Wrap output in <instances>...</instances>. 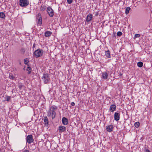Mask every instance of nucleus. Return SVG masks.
<instances>
[{"label":"nucleus","mask_w":152,"mask_h":152,"mask_svg":"<svg viewBox=\"0 0 152 152\" xmlns=\"http://www.w3.org/2000/svg\"><path fill=\"white\" fill-rule=\"evenodd\" d=\"M57 107L55 105L50 107L48 111L47 112V116L50 117L51 115L52 119L54 118L56 115V111L57 110Z\"/></svg>","instance_id":"nucleus-1"},{"label":"nucleus","mask_w":152,"mask_h":152,"mask_svg":"<svg viewBox=\"0 0 152 152\" xmlns=\"http://www.w3.org/2000/svg\"><path fill=\"white\" fill-rule=\"evenodd\" d=\"M43 53V51L40 49H38L36 50L33 53L34 56L36 58L41 56Z\"/></svg>","instance_id":"nucleus-2"},{"label":"nucleus","mask_w":152,"mask_h":152,"mask_svg":"<svg viewBox=\"0 0 152 152\" xmlns=\"http://www.w3.org/2000/svg\"><path fill=\"white\" fill-rule=\"evenodd\" d=\"M29 1L28 0H20L19 5L22 7H26L29 4Z\"/></svg>","instance_id":"nucleus-3"},{"label":"nucleus","mask_w":152,"mask_h":152,"mask_svg":"<svg viewBox=\"0 0 152 152\" xmlns=\"http://www.w3.org/2000/svg\"><path fill=\"white\" fill-rule=\"evenodd\" d=\"M42 79L44 81L45 83H47L50 79V77L48 74H43Z\"/></svg>","instance_id":"nucleus-4"},{"label":"nucleus","mask_w":152,"mask_h":152,"mask_svg":"<svg viewBox=\"0 0 152 152\" xmlns=\"http://www.w3.org/2000/svg\"><path fill=\"white\" fill-rule=\"evenodd\" d=\"M47 11L49 15L51 17H53L54 15V12L52 8L50 7H48L47 9Z\"/></svg>","instance_id":"nucleus-5"},{"label":"nucleus","mask_w":152,"mask_h":152,"mask_svg":"<svg viewBox=\"0 0 152 152\" xmlns=\"http://www.w3.org/2000/svg\"><path fill=\"white\" fill-rule=\"evenodd\" d=\"M37 18L38 20L37 22V24L39 26H41L42 22V16L41 14L40 13L38 14Z\"/></svg>","instance_id":"nucleus-6"},{"label":"nucleus","mask_w":152,"mask_h":152,"mask_svg":"<svg viewBox=\"0 0 152 152\" xmlns=\"http://www.w3.org/2000/svg\"><path fill=\"white\" fill-rule=\"evenodd\" d=\"M33 141L34 139L32 136L31 134L28 135L26 137V142L29 144H30Z\"/></svg>","instance_id":"nucleus-7"},{"label":"nucleus","mask_w":152,"mask_h":152,"mask_svg":"<svg viewBox=\"0 0 152 152\" xmlns=\"http://www.w3.org/2000/svg\"><path fill=\"white\" fill-rule=\"evenodd\" d=\"M66 127L64 126H60L58 127V130L59 132L60 133H62L63 132L66 131Z\"/></svg>","instance_id":"nucleus-8"},{"label":"nucleus","mask_w":152,"mask_h":152,"mask_svg":"<svg viewBox=\"0 0 152 152\" xmlns=\"http://www.w3.org/2000/svg\"><path fill=\"white\" fill-rule=\"evenodd\" d=\"M120 114L119 113L115 112L114 114V119L116 121H118L120 119Z\"/></svg>","instance_id":"nucleus-9"},{"label":"nucleus","mask_w":152,"mask_h":152,"mask_svg":"<svg viewBox=\"0 0 152 152\" xmlns=\"http://www.w3.org/2000/svg\"><path fill=\"white\" fill-rule=\"evenodd\" d=\"M63 124L65 125H67L68 123V119L65 117H63L62 119Z\"/></svg>","instance_id":"nucleus-10"},{"label":"nucleus","mask_w":152,"mask_h":152,"mask_svg":"<svg viewBox=\"0 0 152 152\" xmlns=\"http://www.w3.org/2000/svg\"><path fill=\"white\" fill-rule=\"evenodd\" d=\"M92 15L91 14H89L87 16L86 21L87 22H89L91 21L92 19Z\"/></svg>","instance_id":"nucleus-11"},{"label":"nucleus","mask_w":152,"mask_h":152,"mask_svg":"<svg viewBox=\"0 0 152 152\" xmlns=\"http://www.w3.org/2000/svg\"><path fill=\"white\" fill-rule=\"evenodd\" d=\"M113 126L112 125H110L107 126L106 128V130L109 132H111L113 129Z\"/></svg>","instance_id":"nucleus-12"},{"label":"nucleus","mask_w":152,"mask_h":152,"mask_svg":"<svg viewBox=\"0 0 152 152\" xmlns=\"http://www.w3.org/2000/svg\"><path fill=\"white\" fill-rule=\"evenodd\" d=\"M44 119V122L45 125V126H48V122L49 121L47 117V116H45L44 117V119H43V120Z\"/></svg>","instance_id":"nucleus-13"},{"label":"nucleus","mask_w":152,"mask_h":152,"mask_svg":"<svg viewBox=\"0 0 152 152\" xmlns=\"http://www.w3.org/2000/svg\"><path fill=\"white\" fill-rule=\"evenodd\" d=\"M108 76V74L106 72H104L102 73V78L103 79H107Z\"/></svg>","instance_id":"nucleus-14"},{"label":"nucleus","mask_w":152,"mask_h":152,"mask_svg":"<svg viewBox=\"0 0 152 152\" xmlns=\"http://www.w3.org/2000/svg\"><path fill=\"white\" fill-rule=\"evenodd\" d=\"M116 109V105L115 104H112L110 107V110L111 112H113Z\"/></svg>","instance_id":"nucleus-15"},{"label":"nucleus","mask_w":152,"mask_h":152,"mask_svg":"<svg viewBox=\"0 0 152 152\" xmlns=\"http://www.w3.org/2000/svg\"><path fill=\"white\" fill-rule=\"evenodd\" d=\"M52 33L50 31H47L45 33V36L46 37H49L52 34Z\"/></svg>","instance_id":"nucleus-16"},{"label":"nucleus","mask_w":152,"mask_h":152,"mask_svg":"<svg viewBox=\"0 0 152 152\" xmlns=\"http://www.w3.org/2000/svg\"><path fill=\"white\" fill-rule=\"evenodd\" d=\"M110 52L109 50L105 51V55L108 58L110 57Z\"/></svg>","instance_id":"nucleus-17"},{"label":"nucleus","mask_w":152,"mask_h":152,"mask_svg":"<svg viewBox=\"0 0 152 152\" xmlns=\"http://www.w3.org/2000/svg\"><path fill=\"white\" fill-rule=\"evenodd\" d=\"M131 10V8L129 7H127L126 8L125 10V13L126 14H128L130 10Z\"/></svg>","instance_id":"nucleus-18"},{"label":"nucleus","mask_w":152,"mask_h":152,"mask_svg":"<svg viewBox=\"0 0 152 152\" xmlns=\"http://www.w3.org/2000/svg\"><path fill=\"white\" fill-rule=\"evenodd\" d=\"M5 17V15L3 12H0V18L3 19H4Z\"/></svg>","instance_id":"nucleus-19"},{"label":"nucleus","mask_w":152,"mask_h":152,"mask_svg":"<svg viewBox=\"0 0 152 152\" xmlns=\"http://www.w3.org/2000/svg\"><path fill=\"white\" fill-rule=\"evenodd\" d=\"M143 63L142 62L140 61L137 63V65L139 67H141L142 66Z\"/></svg>","instance_id":"nucleus-20"},{"label":"nucleus","mask_w":152,"mask_h":152,"mask_svg":"<svg viewBox=\"0 0 152 152\" xmlns=\"http://www.w3.org/2000/svg\"><path fill=\"white\" fill-rule=\"evenodd\" d=\"M26 70L28 71V74H29L31 73V68L30 67L28 66Z\"/></svg>","instance_id":"nucleus-21"},{"label":"nucleus","mask_w":152,"mask_h":152,"mask_svg":"<svg viewBox=\"0 0 152 152\" xmlns=\"http://www.w3.org/2000/svg\"><path fill=\"white\" fill-rule=\"evenodd\" d=\"M134 126L138 128L140 126V123L139 122H135L134 124Z\"/></svg>","instance_id":"nucleus-22"},{"label":"nucleus","mask_w":152,"mask_h":152,"mask_svg":"<svg viewBox=\"0 0 152 152\" xmlns=\"http://www.w3.org/2000/svg\"><path fill=\"white\" fill-rule=\"evenodd\" d=\"M20 52L22 54H24L25 52V49L24 48H22L20 49Z\"/></svg>","instance_id":"nucleus-23"},{"label":"nucleus","mask_w":152,"mask_h":152,"mask_svg":"<svg viewBox=\"0 0 152 152\" xmlns=\"http://www.w3.org/2000/svg\"><path fill=\"white\" fill-rule=\"evenodd\" d=\"M122 34V33L121 31H118L117 33V35L119 37H120Z\"/></svg>","instance_id":"nucleus-24"},{"label":"nucleus","mask_w":152,"mask_h":152,"mask_svg":"<svg viewBox=\"0 0 152 152\" xmlns=\"http://www.w3.org/2000/svg\"><path fill=\"white\" fill-rule=\"evenodd\" d=\"M45 9V7L42 6L40 8V10L42 11H44Z\"/></svg>","instance_id":"nucleus-25"},{"label":"nucleus","mask_w":152,"mask_h":152,"mask_svg":"<svg viewBox=\"0 0 152 152\" xmlns=\"http://www.w3.org/2000/svg\"><path fill=\"white\" fill-rule=\"evenodd\" d=\"M24 62L25 64H27L28 62V61L27 60V58H26L24 59Z\"/></svg>","instance_id":"nucleus-26"},{"label":"nucleus","mask_w":152,"mask_h":152,"mask_svg":"<svg viewBox=\"0 0 152 152\" xmlns=\"http://www.w3.org/2000/svg\"><path fill=\"white\" fill-rule=\"evenodd\" d=\"M73 1V0H67V1L68 4H71L72 3Z\"/></svg>","instance_id":"nucleus-27"},{"label":"nucleus","mask_w":152,"mask_h":152,"mask_svg":"<svg viewBox=\"0 0 152 152\" xmlns=\"http://www.w3.org/2000/svg\"><path fill=\"white\" fill-rule=\"evenodd\" d=\"M140 37V35L139 34H136L134 36L135 38L139 37Z\"/></svg>","instance_id":"nucleus-28"},{"label":"nucleus","mask_w":152,"mask_h":152,"mask_svg":"<svg viewBox=\"0 0 152 152\" xmlns=\"http://www.w3.org/2000/svg\"><path fill=\"white\" fill-rule=\"evenodd\" d=\"M10 96H7L6 97V100L7 101H9L10 100Z\"/></svg>","instance_id":"nucleus-29"},{"label":"nucleus","mask_w":152,"mask_h":152,"mask_svg":"<svg viewBox=\"0 0 152 152\" xmlns=\"http://www.w3.org/2000/svg\"><path fill=\"white\" fill-rule=\"evenodd\" d=\"M9 77L11 79H14V77L12 75H10Z\"/></svg>","instance_id":"nucleus-30"},{"label":"nucleus","mask_w":152,"mask_h":152,"mask_svg":"<svg viewBox=\"0 0 152 152\" xmlns=\"http://www.w3.org/2000/svg\"><path fill=\"white\" fill-rule=\"evenodd\" d=\"M22 152H29V151L28 150H24L22 151Z\"/></svg>","instance_id":"nucleus-31"},{"label":"nucleus","mask_w":152,"mask_h":152,"mask_svg":"<svg viewBox=\"0 0 152 152\" xmlns=\"http://www.w3.org/2000/svg\"><path fill=\"white\" fill-rule=\"evenodd\" d=\"M71 105L72 106H74L75 105V103L74 102H72L71 103Z\"/></svg>","instance_id":"nucleus-32"},{"label":"nucleus","mask_w":152,"mask_h":152,"mask_svg":"<svg viewBox=\"0 0 152 152\" xmlns=\"http://www.w3.org/2000/svg\"><path fill=\"white\" fill-rule=\"evenodd\" d=\"M145 152H151V151L148 149H146L145 150Z\"/></svg>","instance_id":"nucleus-33"},{"label":"nucleus","mask_w":152,"mask_h":152,"mask_svg":"<svg viewBox=\"0 0 152 152\" xmlns=\"http://www.w3.org/2000/svg\"><path fill=\"white\" fill-rule=\"evenodd\" d=\"M23 86V85H20L19 86V88L20 89L22 88V87Z\"/></svg>","instance_id":"nucleus-34"},{"label":"nucleus","mask_w":152,"mask_h":152,"mask_svg":"<svg viewBox=\"0 0 152 152\" xmlns=\"http://www.w3.org/2000/svg\"><path fill=\"white\" fill-rule=\"evenodd\" d=\"M122 75V74L121 73H120L119 74V75H120V76H121V75Z\"/></svg>","instance_id":"nucleus-35"},{"label":"nucleus","mask_w":152,"mask_h":152,"mask_svg":"<svg viewBox=\"0 0 152 152\" xmlns=\"http://www.w3.org/2000/svg\"><path fill=\"white\" fill-rule=\"evenodd\" d=\"M97 15V14H96V16Z\"/></svg>","instance_id":"nucleus-36"}]
</instances>
